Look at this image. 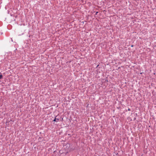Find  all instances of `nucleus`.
<instances>
[{
    "instance_id": "1",
    "label": "nucleus",
    "mask_w": 156,
    "mask_h": 156,
    "mask_svg": "<svg viewBox=\"0 0 156 156\" xmlns=\"http://www.w3.org/2000/svg\"><path fill=\"white\" fill-rule=\"evenodd\" d=\"M59 120V119H56V118H55L53 121H54V122H58Z\"/></svg>"
},
{
    "instance_id": "2",
    "label": "nucleus",
    "mask_w": 156,
    "mask_h": 156,
    "mask_svg": "<svg viewBox=\"0 0 156 156\" xmlns=\"http://www.w3.org/2000/svg\"><path fill=\"white\" fill-rule=\"evenodd\" d=\"M2 78V75L0 72V79H1Z\"/></svg>"
},
{
    "instance_id": "3",
    "label": "nucleus",
    "mask_w": 156,
    "mask_h": 156,
    "mask_svg": "<svg viewBox=\"0 0 156 156\" xmlns=\"http://www.w3.org/2000/svg\"><path fill=\"white\" fill-rule=\"evenodd\" d=\"M98 13V12H97L96 13V14H97Z\"/></svg>"
},
{
    "instance_id": "4",
    "label": "nucleus",
    "mask_w": 156,
    "mask_h": 156,
    "mask_svg": "<svg viewBox=\"0 0 156 156\" xmlns=\"http://www.w3.org/2000/svg\"><path fill=\"white\" fill-rule=\"evenodd\" d=\"M11 41H12H12H13V40H12V38H11Z\"/></svg>"
},
{
    "instance_id": "5",
    "label": "nucleus",
    "mask_w": 156,
    "mask_h": 156,
    "mask_svg": "<svg viewBox=\"0 0 156 156\" xmlns=\"http://www.w3.org/2000/svg\"><path fill=\"white\" fill-rule=\"evenodd\" d=\"M133 45H132L131 46V47H133Z\"/></svg>"
},
{
    "instance_id": "6",
    "label": "nucleus",
    "mask_w": 156,
    "mask_h": 156,
    "mask_svg": "<svg viewBox=\"0 0 156 156\" xmlns=\"http://www.w3.org/2000/svg\"><path fill=\"white\" fill-rule=\"evenodd\" d=\"M128 110V111H129L130 110V109L129 108Z\"/></svg>"
},
{
    "instance_id": "7",
    "label": "nucleus",
    "mask_w": 156,
    "mask_h": 156,
    "mask_svg": "<svg viewBox=\"0 0 156 156\" xmlns=\"http://www.w3.org/2000/svg\"><path fill=\"white\" fill-rule=\"evenodd\" d=\"M98 66H99V65H98L96 67H98Z\"/></svg>"
},
{
    "instance_id": "8",
    "label": "nucleus",
    "mask_w": 156,
    "mask_h": 156,
    "mask_svg": "<svg viewBox=\"0 0 156 156\" xmlns=\"http://www.w3.org/2000/svg\"><path fill=\"white\" fill-rule=\"evenodd\" d=\"M106 80V81H108V80Z\"/></svg>"
}]
</instances>
